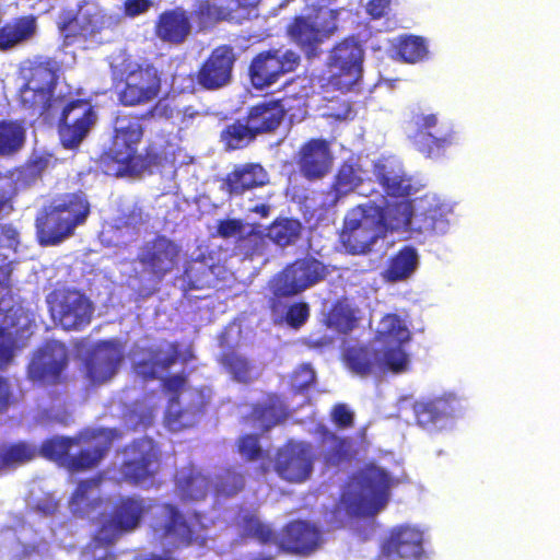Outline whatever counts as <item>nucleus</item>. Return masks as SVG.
<instances>
[{"instance_id":"obj_17","label":"nucleus","mask_w":560,"mask_h":560,"mask_svg":"<svg viewBox=\"0 0 560 560\" xmlns=\"http://www.w3.org/2000/svg\"><path fill=\"white\" fill-rule=\"evenodd\" d=\"M68 364L67 347L60 341L47 340L33 354L27 366V376L33 382L56 385L63 381Z\"/></svg>"},{"instance_id":"obj_30","label":"nucleus","mask_w":560,"mask_h":560,"mask_svg":"<svg viewBox=\"0 0 560 560\" xmlns=\"http://www.w3.org/2000/svg\"><path fill=\"white\" fill-rule=\"evenodd\" d=\"M269 175L259 163H244L233 167L223 179V188L230 197L244 195L246 191L268 184Z\"/></svg>"},{"instance_id":"obj_39","label":"nucleus","mask_w":560,"mask_h":560,"mask_svg":"<svg viewBox=\"0 0 560 560\" xmlns=\"http://www.w3.org/2000/svg\"><path fill=\"white\" fill-rule=\"evenodd\" d=\"M342 362L352 373L366 376L381 368V353L368 345H351L345 348Z\"/></svg>"},{"instance_id":"obj_22","label":"nucleus","mask_w":560,"mask_h":560,"mask_svg":"<svg viewBox=\"0 0 560 560\" xmlns=\"http://www.w3.org/2000/svg\"><path fill=\"white\" fill-rule=\"evenodd\" d=\"M257 7V0H196L190 16L195 18L200 26L213 21H229L242 23L248 20L250 11Z\"/></svg>"},{"instance_id":"obj_23","label":"nucleus","mask_w":560,"mask_h":560,"mask_svg":"<svg viewBox=\"0 0 560 560\" xmlns=\"http://www.w3.org/2000/svg\"><path fill=\"white\" fill-rule=\"evenodd\" d=\"M295 163L305 179L314 182L324 178L334 163L329 141L324 138L308 139L299 148Z\"/></svg>"},{"instance_id":"obj_2","label":"nucleus","mask_w":560,"mask_h":560,"mask_svg":"<svg viewBox=\"0 0 560 560\" xmlns=\"http://www.w3.org/2000/svg\"><path fill=\"white\" fill-rule=\"evenodd\" d=\"M60 67L52 58H35L21 69L24 80L19 91L21 107L32 116L47 117L55 104Z\"/></svg>"},{"instance_id":"obj_58","label":"nucleus","mask_w":560,"mask_h":560,"mask_svg":"<svg viewBox=\"0 0 560 560\" xmlns=\"http://www.w3.org/2000/svg\"><path fill=\"white\" fill-rule=\"evenodd\" d=\"M77 443L72 438H50L45 440L39 448H37V456L40 455L46 459L57 463L67 462L69 452L72 445Z\"/></svg>"},{"instance_id":"obj_64","label":"nucleus","mask_w":560,"mask_h":560,"mask_svg":"<svg viewBox=\"0 0 560 560\" xmlns=\"http://www.w3.org/2000/svg\"><path fill=\"white\" fill-rule=\"evenodd\" d=\"M245 229L246 224L241 219H222L217 223L215 235L224 240L234 237L238 242Z\"/></svg>"},{"instance_id":"obj_9","label":"nucleus","mask_w":560,"mask_h":560,"mask_svg":"<svg viewBox=\"0 0 560 560\" xmlns=\"http://www.w3.org/2000/svg\"><path fill=\"white\" fill-rule=\"evenodd\" d=\"M144 121L139 113L118 115L114 120L109 147L100 155L98 164L109 175V170L121 167L135 153L144 136Z\"/></svg>"},{"instance_id":"obj_42","label":"nucleus","mask_w":560,"mask_h":560,"mask_svg":"<svg viewBox=\"0 0 560 560\" xmlns=\"http://www.w3.org/2000/svg\"><path fill=\"white\" fill-rule=\"evenodd\" d=\"M413 217L410 200L402 198L401 200L386 202L377 220L389 231H412Z\"/></svg>"},{"instance_id":"obj_40","label":"nucleus","mask_w":560,"mask_h":560,"mask_svg":"<svg viewBox=\"0 0 560 560\" xmlns=\"http://www.w3.org/2000/svg\"><path fill=\"white\" fill-rule=\"evenodd\" d=\"M240 537L258 542L261 546L278 545L279 536L270 524L262 522L252 512H245L236 518Z\"/></svg>"},{"instance_id":"obj_12","label":"nucleus","mask_w":560,"mask_h":560,"mask_svg":"<svg viewBox=\"0 0 560 560\" xmlns=\"http://www.w3.org/2000/svg\"><path fill=\"white\" fill-rule=\"evenodd\" d=\"M300 55L292 49L270 48L256 54L248 66V77L257 90L267 89L298 69Z\"/></svg>"},{"instance_id":"obj_54","label":"nucleus","mask_w":560,"mask_h":560,"mask_svg":"<svg viewBox=\"0 0 560 560\" xmlns=\"http://www.w3.org/2000/svg\"><path fill=\"white\" fill-rule=\"evenodd\" d=\"M25 130L13 120H0V155H12L24 144Z\"/></svg>"},{"instance_id":"obj_29","label":"nucleus","mask_w":560,"mask_h":560,"mask_svg":"<svg viewBox=\"0 0 560 560\" xmlns=\"http://www.w3.org/2000/svg\"><path fill=\"white\" fill-rule=\"evenodd\" d=\"M174 162V153L168 152L165 148L155 143H148L142 153L133 154L121 167L109 170V175L125 176L139 175L144 172L152 173L154 168L164 167L166 164Z\"/></svg>"},{"instance_id":"obj_49","label":"nucleus","mask_w":560,"mask_h":560,"mask_svg":"<svg viewBox=\"0 0 560 560\" xmlns=\"http://www.w3.org/2000/svg\"><path fill=\"white\" fill-rule=\"evenodd\" d=\"M37 457V447L25 441L0 447V469L24 465Z\"/></svg>"},{"instance_id":"obj_36","label":"nucleus","mask_w":560,"mask_h":560,"mask_svg":"<svg viewBox=\"0 0 560 560\" xmlns=\"http://www.w3.org/2000/svg\"><path fill=\"white\" fill-rule=\"evenodd\" d=\"M285 418V409L279 397L268 395L264 401L252 405L250 411L244 416L243 421L250 427L267 432Z\"/></svg>"},{"instance_id":"obj_20","label":"nucleus","mask_w":560,"mask_h":560,"mask_svg":"<svg viewBox=\"0 0 560 560\" xmlns=\"http://www.w3.org/2000/svg\"><path fill=\"white\" fill-rule=\"evenodd\" d=\"M236 54L231 45L222 44L211 50L196 72V82L206 91H217L232 80Z\"/></svg>"},{"instance_id":"obj_28","label":"nucleus","mask_w":560,"mask_h":560,"mask_svg":"<svg viewBox=\"0 0 560 560\" xmlns=\"http://www.w3.org/2000/svg\"><path fill=\"white\" fill-rule=\"evenodd\" d=\"M119 436L120 433L116 429H98L93 432L89 446L69 456L67 467L71 471H84L96 467L106 456L113 441Z\"/></svg>"},{"instance_id":"obj_10","label":"nucleus","mask_w":560,"mask_h":560,"mask_svg":"<svg viewBox=\"0 0 560 560\" xmlns=\"http://www.w3.org/2000/svg\"><path fill=\"white\" fill-rule=\"evenodd\" d=\"M51 317L65 330H82L90 325L94 305L82 291L70 288L55 289L48 295Z\"/></svg>"},{"instance_id":"obj_37","label":"nucleus","mask_w":560,"mask_h":560,"mask_svg":"<svg viewBox=\"0 0 560 560\" xmlns=\"http://www.w3.org/2000/svg\"><path fill=\"white\" fill-rule=\"evenodd\" d=\"M419 254L416 247L404 245L392 255L382 271V278L386 282L396 283L409 279L419 266Z\"/></svg>"},{"instance_id":"obj_44","label":"nucleus","mask_w":560,"mask_h":560,"mask_svg":"<svg viewBox=\"0 0 560 560\" xmlns=\"http://www.w3.org/2000/svg\"><path fill=\"white\" fill-rule=\"evenodd\" d=\"M363 174L364 171L358 163L342 162L329 188L334 194V201L337 202L361 186L364 182Z\"/></svg>"},{"instance_id":"obj_59","label":"nucleus","mask_w":560,"mask_h":560,"mask_svg":"<svg viewBox=\"0 0 560 560\" xmlns=\"http://www.w3.org/2000/svg\"><path fill=\"white\" fill-rule=\"evenodd\" d=\"M266 234L255 225L245 229L236 247L247 256L261 255L265 248Z\"/></svg>"},{"instance_id":"obj_26","label":"nucleus","mask_w":560,"mask_h":560,"mask_svg":"<svg viewBox=\"0 0 560 560\" xmlns=\"http://www.w3.org/2000/svg\"><path fill=\"white\" fill-rule=\"evenodd\" d=\"M452 207L435 196H424L413 217L412 231L425 235L445 234L450 228Z\"/></svg>"},{"instance_id":"obj_46","label":"nucleus","mask_w":560,"mask_h":560,"mask_svg":"<svg viewBox=\"0 0 560 560\" xmlns=\"http://www.w3.org/2000/svg\"><path fill=\"white\" fill-rule=\"evenodd\" d=\"M101 482L100 477H93L78 483L70 499L74 513L85 515L101 505L102 499L93 495V492L98 490Z\"/></svg>"},{"instance_id":"obj_4","label":"nucleus","mask_w":560,"mask_h":560,"mask_svg":"<svg viewBox=\"0 0 560 560\" xmlns=\"http://www.w3.org/2000/svg\"><path fill=\"white\" fill-rule=\"evenodd\" d=\"M120 454L122 455L118 467L120 481L144 489L160 485L162 451L153 439L148 436L135 439L120 450Z\"/></svg>"},{"instance_id":"obj_24","label":"nucleus","mask_w":560,"mask_h":560,"mask_svg":"<svg viewBox=\"0 0 560 560\" xmlns=\"http://www.w3.org/2000/svg\"><path fill=\"white\" fill-rule=\"evenodd\" d=\"M324 542L319 527L308 521L294 520L283 526L278 538L280 549L299 555L310 556Z\"/></svg>"},{"instance_id":"obj_56","label":"nucleus","mask_w":560,"mask_h":560,"mask_svg":"<svg viewBox=\"0 0 560 560\" xmlns=\"http://www.w3.org/2000/svg\"><path fill=\"white\" fill-rule=\"evenodd\" d=\"M212 273L203 260H191L185 266L183 281L187 290H202L211 287Z\"/></svg>"},{"instance_id":"obj_55","label":"nucleus","mask_w":560,"mask_h":560,"mask_svg":"<svg viewBox=\"0 0 560 560\" xmlns=\"http://www.w3.org/2000/svg\"><path fill=\"white\" fill-rule=\"evenodd\" d=\"M207 401L199 395L198 401L195 405L180 410H172L168 407L165 415V425L171 431H180L194 424L196 416L200 415Z\"/></svg>"},{"instance_id":"obj_63","label":"nucleus","mask_w":560,"mask_h":560,"mask_svg":"<svg viewBox=\"0 0 560 560\" xmlns=\"http://www.w3.org/2000/svg\"><path fill=\"white\" fill-rule=\"evenodd\" d=\"M143 121L170 120L175 116V108L171 103L159 100L144 112L139 113Z\"/></svg>"},{"instance_id":"obj_3","label":"nucleus","mask_w":560,"mask_h":560,"mask_svg":"<svg viewBox=\"0 0 560 560\" xmlns=\"http://www.w3.org/2000/svg\"><path fill=\"white\" fill-rule=\"evenodd\" d=\"M328 275L327 266L313 256L296 258L275 275L268 282L270 295L267 303L271 313H279L283 301L301 294L323 281Z\"/></svg>"},{"instance_id":"obj_19","label":"nucleus","mask_w":560,"mask_h":560,"mask_svg":"<svg viewBox=\"0 0 560 560\" xmlns=\"http://www.w3.org/2000/svg\"><path fill=\"white\" fill-rule=\"evenodd\" d=\"M415 132L411 137L416 150L428 159H439L455 144V131L447 128L440 133L433 132L439 119L435 114H418L412 117Z\"/></svg>"},{"instance_id":"obj_21","label":"nucleus","mask_w":560,"mask_h":560,"mask_svg":"<svg viewBox=\"0 0 560 560\" xmlns=\"http://www.w3.org/2000/svg\"><path fill=\"white\" fill-rule=\"evenodd\" d=\"M424 553L423 532L408 524L392 527L380 545L377 558L419 560Z\"/></svg>"},{"instance_id":"obj_25","label":"nucleus","mask_w":560,"mask_h":560,"mask_svg":"<svg viewBox=\"0 0 560 560\" xmlns=\"http://www.w3.org/2000/svg\"><path fill=\"white\" fill-rule=\"evenodd\" d=\"M122 361L120 350L112 341H100L84 362L85 378L94 386L108 382Z\"/></svg>"},{"instance_id":"obj_16","label":"nucleus","mask_w":560,"mask_h":560,"mask_svg":"<svg viewBox=\"0 0 560 560\" xmlns=\"http://www.w3.org/2000/svg\"><path fill=\"white\" fill-rule=\"evenodd\" d=\"M363 49L354 39H345L337 44L329 57L331 74L329 84L347 92L359 81L362 72Z\"/></svg>"},{"instance_id":"obj_27","label":"nucleus","mask_w":560,"mask_h":560,"mask_svg":"<svg viewBox=\"0 0 560 560\" xmlns=\"http://www.w3.org/2000/svg\"><path fill=\"white\" fill-rule=\"evenodd\" d=\"M191 19L192 16L183 7L166 9L156 16L153 34L164 44L179 46L192 32Z\"/></svg>"},{"instance_id":"obj_50","label":"nucleus","mask_w":560,"mask_h":560,"mask_svg":"<svg viewBox=\"0 0 560 560\" xmlns=\"http://www.w3.org/2000/svg\"><path fill=\"white\" fill-rule=\"evenodd\" d=\"M220 365L240 383H249L252 365L248 359L234 348H225L219 355Z\"/></svg>"},{"instance_id":"obj_52","label":"nucleus","mask_w":560,"mask_h":560,"mask_svg":"<svg viewBox=\"0 0 560 560\" xmlns=\"http://www.w3.org/2000/svg\"><path fill=\"white\" fill-rule=\"evenodd\" d=\"M395 52L400 60L416 63L427 58L429 54L427 42L417 35H401L395 45Z\"/></svg>"},{"instance_id":"obj_38","label":"nucleus","mask_w":560,"mask_h":560,"mask_svg":"<svg viewBox=\"0 0 560 560\" xmlns=\"http://www.w3.org/2000/svg\"><path fill=\"white\" fill-rule=\"evenodd\" d=\"M65 16L70 18L63 20L60 30L70 42L88 39L106 27V18L100 13L66 14Z\"/></svg>"},{"instance_id":"obj_57","label":"nucleus","mask_w":560,"mask_h":560,"mask_svg":"<svg viewBox=\"0 0 560 560\" xmlns=\"http://www.w3.org/2000/svg\"><path fill=\"white\" fill-rule=\"evenodd\" d=\"M301 224L296 220H276L268 229L267 236L279 246H288L300 236Z\"/></svg>"},{"instance_id":"obj_32","label":"nucleus","mask_w":560,"mask_h":560,"mask_svg":"<svg viewBox=\"0 0 560 560\" xmlns=\"http://www.w3.org/2000/svg\"><path fill=\"white\" fill-rule=\"evenodd\" d=\"M179 361H186L182 358L180 345L177 341L167 342L165 347L151 348L149 359L138 361L135 371L144 380H154L159 371L168 370Z\"/></svg>"},{"instance_id":"obj_60","label":"nucleus","mask_w":560,"mask_h":560,"mask_svg":"<svg viewBox=\"0 0 560 560\" xmlns=\"http://www.w3.org/2000/svg\"><path fill=\"white\" fill-rule=\"evenodd\" d=\"M236 447L238 454L247 462H257L267 457V452L261 447L257 434L241 435L236 442Z\"/></svg>"},{"instance_id":"obj_8","label":"nucleus","mask_w":560,"mask_h":560,"mask_svg":"<svg viewBox=\"0 0 560 560\" xmlns=\"http://www.w3.org/2000/svg\"><path fill=\"white\" fill-rule=\"evenodd\" d=\"M151 505L139 494H126L117 498L108 516L97 528L94 540L100 547L114 545L121 536L138 529Z\"/></svg>"},{"instance_id":"obj_53","label":"nucleus","mask_w":560,"mask_h":560,"mask_svg":"<svg viewBox=\"0 0 560 560\" xmlns=\"http://www.w3.org/2000/svg\"><path fill=\"white\" fill-rule=\"evenodd\" d=\"M257 135L246 121L235 120L226 125L221 131L220 138L229 150H238L247 147L256 139Z\"/></svg>"},{"instance_id":"obj_15","label":"nucleus","mask_w":560,"mask_h":560,"mask_svg":"<svg viewBox=\"0 0 560 560\" xmlns=\"http://www.w3.org/2000/svg\"><path fill=\"white\" fill-rule=\"evenodd\" d=\"M182 256V246L163 234H156L140 247L137 261L153 280L161 281L177 268Z\"/></svg>"},{"instance_id":"obj_43","label":"nucleus","mask_w":560,"mask_h":560,"mask_svg":"<svg viewBox=\"0 0 560 560\" xmlns=\"http://www.w3.org/2000/svg\"><path fill=\"white\" fill-rule=\"evenodd\" d=\"M322 441L328 447L322 452V460L326 467H339L350 462L352 457V441L349 438L338 436L327 428L322 429Z\"/></svg>"},{"instance_id":"obj_34","label":"nucleus","mask_w":560,"mask_h":560,"mask_svg":"<svg viewBox=\"0 0 560 560\" xmlns=\"http://www.w3.org/2000/svg\"><path fill=\"white\" fill-rule=\"evenodd\" d=\"M284 115L285 109L281 100H271L250 106L245 119L258 136L270 133L278 129Z\"/></svg>"},{"instance_id":"obj_6","label":"nucleus","mask_w":560,"mask_h":560,"mask_svg":"<svg viewBox=\"0 0 560 560\" xmlns=\"http://www.w3.org/2000/svg\"><path fill=\"white\" fill-rule=\"evenodd\" d=\"M354 480L359 492L349 493L345 498V504L355 516L376 514L387 504L390 488L398 482L385 469L374 464H366L358 470Z\"/></svg>"},{"instance_id":"obj_61","label":"nucleus","mask_w":560,"mask_h":560,"mask_svg":"<svg viewBox=\"0 0 560 560\" xmlns=\"http://www.w3.org/2000/svg\"><path fill=\"white\" fill-rule=\"evenodd\" d=\"M404 345H396L395 347H387L381 355V368H386L394 373L405 371L408 364V355L402 350Z\"/></svg>"},{"instance_id":"obj_14","label":"nucleus","mask_w":560,"mask_h":560,"mask_svg":"<svg viewBox=\"0 0 560 560\" xmlns=\"http://www.w3.org/2000/svg\"><path fill=\"white\" fill-rule=\"evenodd\" d=\"M315 460L312 443L289 440L277 450L273 470L289 483H303L311 478Z\"/></svg>"},{"instance_id":"obj_5","label":"nucleus","mask_w":560,"mask_h":560,"mask_svg":"<svg viewBox=\"0 0 560 560\" xmlns=\"http://www.w3.org/2000/svg\"><path fill=\"white\" fill-rule=\"evenodd\" d=\"M338 12L324 5H312L306 13L294 15L285 26L288 38L313 59L320 54V45L337 30Z\"/></svg>"},{"instance_id":"obj_18","label":"nucleus","mask_w":560,"mask_h":560,"mask_svg":"<svg viewBox=\"0 0 560 560\" xmlns=\"http://www.w3.org/2000/svg\"><path fill=\"white\" fill-rule=\"evenodd\" d=\"M150 529L160 540L172 538L180 546L188 547L199 539L198 528L173 503L161 504V515L150 523Z\"/></svg>"},{"instance_id":"obj_35","label":"nucleus","mask_w":560,"mask_h":560,"mask_svg":"<svg viewBox=\"0 0 560 560\" xmlns=\"http://www.w3.org/2000/svg\"><path fill=\"white\" fill-rule=\"evenodd\" d=\"M459 399L454 395H444L413 406L417 423L423 428L434 425L443 419L453 417L459 409Z\"/></svg>"},{"instance_id":"obj_51","label":"nucleus","mask_w":560,"mask_h":560,"mask_svg":"<svg viewBox=\"0 0 560 560\" xmlns=\"http://www.w3.org/2000/svg\"><path fill=\"white\" fill-rule=\"evenodd\" d=\"M245 488V476L234 467H228L219 472L212 482L214 495L219 498H232Z\"/></svg>"},{"instance_id":"obj_62","label":"nucleus","mask_w":560,"mask_h":560,"mask_svg":"<svg viewBox=\"0 0 560 560\" xmlns=\"http://www.w3.org/2000/svg\"><path fill=\"white\" fill-rule=\"evenodd\" d=\"M311 316V308L308 303L298 301L290 304L283 315V320L292 329H300L303 327Z\"/></svg>"},{"instance_id":"obj_13","label":"nucleus","mask_w":560,"mask_h":560,"mask_svg":"<svg viewBox=\"0 0 560 560\" xmlns=\"http://www.w3.org/2000/svg\"><path fill=\"white\" fill-rule=\"evenodd\" d=\"M96 120V110L89 100L69 101L63 106L58 119V136L61 145L67 150L77 149L89 136Z\"/></svg>"},{"instance_id":"obj_33","label":"nucleus","mask_w":560,"mask_h":560,"mask_svg":"<svg viewBox=\"0 0 560 560\" xmlns=\"http://www.w3.org/2000/svg\"><path fill=\"white\" fill-rule=\"evenodd\" d=\"M374 176L387 196L407 198L415 190L412 180L406 172L390 162H376Z\"/></svg>"},{"instance_id":"obj_7","label":"nucleus","mask_w":560,"mask_h":560,"mask_svg":"<svg viewBox=\"0 0 560 560\" xmlns=\"http://www.w3.org/2000/svg\"><path fill=\"white\" fill-rule=\"evenodd\" d=\"M121 88L117 91L118 103L124 107H140L159 97L163 72L153 62H129L119 71Z\"/></svg>"},{"instance_id":"obj_31","label":"nucleus","mask_w":560,"mask_h":560,"mask_svg":"<svg viewBox=\"0 0 560 560\" xmlns=\"http://www.w3.org/2000/svg\"><path fill=\"white\" fill-rule=\"evenodd\" d=\"M174 485L182 501L205 500L212 489L210 477L194 464H188L176 471Z\"/></svg>"},{"instance_id":"obj_47","label":"nucleus","mask_w":560,"mask_h":560,"mask_svg":"<svg viewBox=\"0 0 560 560\" xmlns=\"http://www.w3.org/2000/svg\"><path fill=\"white\" fill-rule=\"evenodd\" d=\"M50 158L38 155L28 160L23 165L13 168L10 172V177L14 184L13 188H27L34 185L43 173L48 167Z\"/></svg>"},{"instance_id":"obj_48","label":"nucleus","mask_w":560,"mask_h":560,"mask_svg":"<svg viewBox=\"0 0 560 560\" xmlns=\"http://www.w3.org/2000/svg\"><path fill=\"white\" fill-rule=\"evenodd\" d=\"M376 339L385 346L405 345L410 340V331L398 315L386 314L376 331Z\"/></svg>"},{"instance_id":"obj_1","label":"nucleus","mask_w":560,"mask_h":560,"mask_svg":"<svg viewBox=\"0 0 560 560\" xmlns=\"http://www.w3.org/2000/svg\"><path fill=\"white\" fill-rule=\"evenodd\" d=\"M91 214L85 192H63L44 205L35 218L36 238L42 246H56L75 234Z\"/></svg>"},{"instance_id":"obj_41","label":"nucleus","mask_w":560,"mask_h":560,"mask_svg":"<svg viewBox=\"0 0 560 560\" xmlns=\"http://www.w3.org/2000/svg\"><path fill=\"white\" fill-rule=\"evenodd\" d=\"M36 18L32 14L15 18L0 27V50H8L28 40L36 32Z\"/></svg>"},{"instance_id":"obj_45","label":"nucleus","mask_w":560,"mask_h":560,"mask_svg":"<svg viewBox=\"0 0 560 560\" xmlns=\"http://www.w3.org/2000/svg\"><path fill=\"white\" fill-rule=\"evenodd\" d=\"M323 324L340 335H349L358 327L359 318L350 305L337 301L324 315Z\"/></svg>"},{"instance_id":"obj_11","label":"nucleus","mask_w":560,"mask_h":560,"mask_svg":"<svg viewBox=\"0 0 560 560\" xmlns=\"http://www.w3.org/2000/svg\"><path fill=\"white\" fill-rule=\"evenodd\" d=\"M381 237L380 221L369 213L365 206L348 211L339 233V242L350 255H365Z\"/></svg>"}]
</instances>
